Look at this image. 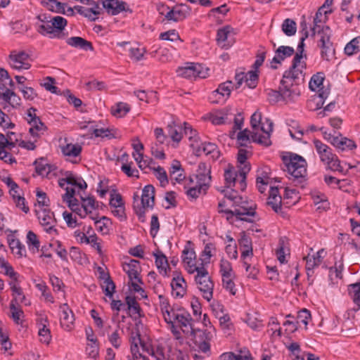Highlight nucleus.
<instances>
[{
  "label": "nucleus",
  "mask_w": 360,
  "mask_h": 360,
  "mask_svg": "<svg viewBox=\"0 0 360 360\" xmlns=\"http://www.w3.org/2000/svg\"><path fill=\"white\" fill-rule=\"evenodd\" d=\"M281 202V196L279 194L278 187L271 186L267 205H269L275 212L279 213L282 210Z\"/></svg>",
  "instance_id": "nucleus-27"
},
{
  "label": "nucleus",
  "mask_w": 360,
  "mask_h": 360,
  "mask_svg": "<svg viewBox=\"0 0 360 360\" xmlns=\"http://www.w3.org/2000/svg\"><path fill=\"white\" fill-rule=\"evenodd\" d=\"M241 174V169L238 168V170L236 168L229 165L224 170V181L225 185L228 188L236 187L237 189L240 190L241 191H245L246 188V179H244V188L241 186V181L240 178V174Z\"/></svg>",
  "instance_id": "nucleus-11"
},
{
  "label": "nucleus",
  "mask_w": 360,
  "mask_h": 360,
  "mask_svg": "<svg viewBox=\"0 0 360 360\" xmlns=\"http://www.w3.org/2000/svg\"><path fill=\"white\" fill-rule=\"evenodd\" d=\"M324 80V74L323 72H317L314 75L309 83V89L313 91H319V97L321 98L322 101H324L328 95V92L326 90H323L321 89V86L323 85V82ZM323 101H322V104Z\"/></svg>",
  "instance_id": "nucleus-19"
},
{
  "label": "nucleus",
  "mask_w": 360,
  "mask_h": 360,
  "mask_svg": "<svg viewBox=\"0 0 360 360\" xmlns=\"http://www.w3.org/2000/svg\"><path fill=\"white\" fill-rule=\"evenodd\" d=\"M67 44L72 47L79 48L84 51H93L91 42L80 37H71L67 39Z\"/></svg>",
  "instance_id": "nucleus-32"
},
{
  "label": "nucleus",
  "mask_w": 360,
  "mask_h": 360,
  "mask_svg": "<svg viewBox=\"0 0 360 360\" xmlns=\"http://www.w3.org/2000/svg\"><path fill=\"white\" fill-rule=\"evenodd\" d=\"M10 248L12 252L19 257L26 255V249L24 245L18 239H12L9 242Z\"/></svg>",
  "instance_id": "nucleus-46"
},
{
  "label": "nucleus",
  "mask_w": 360,
  "mask_h": 360,
  "mask_svg": "<svg viewBox=\"0 0 360 360\" xmlns=\"http://www.w3.org/2000/svg\"><path fill=\"white\" fill-rule=\"evenodd\" d=\"M36 172L41 176H46L49 178L51 174V165L44 163L43 160L34 162Z\"/></svg>",
  "instance_id": "nucleus-49"
},
{
  "label": "nucleus",
  "mask_w": 360,
  "mask_h": 360,
  "mask_svg": "<svg viewBox=\"0 0 360 360\" xmlns=\"http://www.w3.org/2000/svg\"><path fill=\"white\" fill-rule=\"evenodd\" d=\"M184 15L180 10L172 9L167 13L165 18L169 21L178 22L183 20Z\"/></svg>",
  "instance_id": "nucleus-61"
},
{
  "label": "nucleus",
  "mask_w": 360,
  "mask_h": 360,
  "mask_svg": "<svg viewBox=\"0 0 360 360\" xmlns=\"http://www.w3.org/2000/svg\"><path fill=\"white\" fill-rule=\"evenodd\" d=\"M82 204L79 205V201L75 204L70 205V209L78 214L81 218H84L87 215L91 216L98 215L96 213H94V211L97 210L98 204L96 203L94 197L81 198Z\"/></svg>",
  "instance_id": "nucleus-8"
},
{
  "label": "nucleus",
  "mask_w": 360,
  "mask_h": 360,
  "mask_svg": "<svg viewBox=\"0 0 360 360\" xmlns=\"http://www.w3.org/2000/svg\"><path fill=\"white\" fill-rule=\"evenodd\" d=\"M39 335L40 341L46 345L49 344L51 340L50 330L47 328L46 324H41L39 328Z\"/></svg>",
  "instance_id": "nucleus-58"
},
{
  "label": "nucleus",
  "mask_w": 360,
  "mask_h": 360,
  "mask_svg": "<svg viewBox=\"0 0 360 360\" xmlns=\"http://www.w3.org/2000/svg\"><path fill=\"white\" fill-rule=\"evenodd\" d=\"M101 274H103V278L104 279L101 285L102 289L104 290L105 295L111 298L113 296L115 289V285L108 274H105L101 267L98 268Z\"/></svg>",
  "instance_id": "nucleus-34"
},
{
  "label": "nucleus",
  "mask_w": 360,
  "mask_h": 360,
  "mask_svg": "<svg viewBox=\"0 0 360 360\" xmlns=\"http://www.w3.org/2000/svg\"><path fill=\"white\" fill-rule=\"evenodd\" d=\"M47 131V127L45 124H39L37 127H30L29 134L32 137V139H35V141H37L42 135L45 134Z\"/></svg>",
  "instance_id": "nucleus-54"
},
{
  "label": "nucleus",
  "mask_w": 360,
  "mask_h": 360,
  "mask_svg": "<svg viewBox=\"0 0 360 360\" xmlns=\"http://www.w3.org/2000/svg\"><path fill=\"white\" fill-rule=\"evenodd\" d=\"M171 287L172 294L175 297H182L186 294V283L185 279L181 276L177 275L172 278Z\"/></svg>",
  "instance_id": "nucleus-29"
},
{
  "label": "nucleus",
  "mask_w": 360,
  "mask_h": 360,
  "mask_svg": "<svg viewBox=\"0 0 360 360\" xmlns=\"http://www.w3.org/2000/svg\"><path fill=\"white\" fill-rule=\"evenodd\" d=\"M176 72L179 76L186 79L205 78L208 75L207 69H205L202 65L192 63H188L184 66L179 67Z\"/></svg>",
  "instance_id": "nucleus-9"
},
{
  "label": "nucleus",
  "mask_w": 360,
  "mask_h": 360,
  "mask_svg": "<svg viewBox=\"0 0 360 360\" xmlns=\"http://www.w3.org/2000/svg\"><path fill=\"white\" fill-rule=\"evenodd\" d=\"M82 240H84L86 243L91 244L92 247L96 249L98 253L100 255L103 254L101 245L98 242V238L96 234L94 233L87 236L86 234L83 233Z\"/></svg>",
  "instance_id": "nucleus-50"
},
{
  "label": "nucleus",
  "mask_w": 360,
  "mask_h": 360,
  "mask_svg": "<svg viewBox=\"0 0 360 360\" xmlns=\"http://www.w3.org/2000/svg\"><path fill=\"white\" fill-rule=\"evenodd\" d=\"M245 75L246 77H245L246 85L250 89L255 88L258 81L257 70H250L246 74L245 73Z\"/></svg>",
  "instance_id": "nucleus-53"
},
{
  "label": "nucleus",
  "mask_w": 360,
  "mask_h": 360,
  "mask_svg": "<svg viewBox=\"0 0 360 360\" xmlns=\"http://www.w3.org/2000/svg\"><path fill=\"white\" fill-rule=\"evenodd\" d=\"M93 134L96 137L107 138L108 139L114 138V134L112 133V130L109 128H94Z\"/></svg>",
  "instance_id": "nucleus-62"
},
{
  "label": "nucleus",
  "mask_w": 360,
  "mask_h": 360,
  "mask_svg": "<svg viewBox=\"0 0 360 360\" xmlns=\"http://www.w3.org/2000/svg\"><path fill=\"white\" fill-rule=\"evenodd\" d=\"M349 294L356 306L355 311L360 309V283L351 284L348 286Z\"/></svg>",
  "instance_id": "nucleus-40"
},
{
  "label": "nucleus",
  "mask_w": 360,
  "mask_h": 360,
  "mask_svg": "<svg viewBox=\"0 0 360 360\" xmlns=\"http://www.w3.org/2000/svg\"><path fill=\"white\" fill-rule=\"evenodd\" d=\"M311 318V314L307 309L300 310L297 316V323H303L305 326H307L309 319Z\"/></svg>",
  "instance_id": "nucleus-64"
},
{
  "label": "nucleus",
  "mask_w": 360,
  "mask_h": 360,
  "mask_svg": "<svg viewBox=\"0 0 360 360\" xmlns=\"http://www.w3.org/2000/svg\"><path fill=\"white\" fill-rule=\"evenodd\" d=\"M9 193L13 198L16 206L21 209L25 213H27L30 209L25 205V198L20 194L18 184L16 183H12V185L9 186Z\"/></svg>",
  "instance_id": "nucleus-28"
},
{
  "label": "nucleus",
  "mask_w": 360,
  "mask_h": 360,
  "mask_svg": "<svg viewBox=\"0 0 360 360\" xmlns=\"http://www.w3.org/2000/svg\"><path fill=\"white\" fill-rule=\"evenodd\" d=\"M225 213L230 214L231 217L236 216L238 219L241 221H245L248 222H252V220L248 218V217H253L255 214V210L252 207L247 208L243 206L240 207L239 208H236L234 210H219V213Z\"/></svg>",
  "instance_id": "nucleus-21"
},
{
  "label": "nucleus",
  "mask_w": 360,
  "mask_h": 360,
  "mask_svg": "<svg viewBox=\"0 0 360 360\" xmlns=\"http://www.w3.org/2000/svg\"><path fill=\"white\" fill-rule=\"evenodd\" d=\"M165 321L169 325H171L172 331L174 335H177L179 332L175 328L174 322L176 321V316L177 311H175L173 309H167L162 311Z\"/></svg>",
  "instance_id": "nucleus-38"
},
{
  "label": "nucleus",
  "mask_w": 360,
  "mask_h": 360,
  "mask_svg": "<svg viewBox=\"0 0 360 360\" xmlns=\"http://www.w3.org/2000/svg\"><path fill=\"white\" fill-rule=\"evenodd\" d=\"M250 124L252 141L266 147L271 146L270 134L273 131V122L269 119L262 122L261 113L256 111L251 116Z\"/></svg>",
  "instance_id": "nucleus-2"
},
{
  "label": "nucleus",
  "mask_w": 360,
  "mask_h": 360,
  "mask_svg": "<svg viewBox=\"0 0 360 360\" xmlns=\"http://www.w3.org/2000/svg\"><path fill=\"white\" fill-rule=\"evenodd\" d=\"M233 88V84L232 81L228 80L225 82L220 84L218 88L212 92V96L215 97L217 95H220L222 97H226L227 98L229 97Z\"/></svg>",
  "instance_id": "nucleus-35"
},
{
  "label": "nucleus",
  "mask_w": 360,
  "mask_h": 360,
  "mask_svg": "<svg viewBox=\"0 0 360 360\" xmlns=\"http://www.w3.org/2000/svg\"><path fill=\"white\" fill-rule=\"evenodd\" d=\"M130 110V106L126 103L120 102L111 108V113L117 117L125 116Z\"/></svg>",
  "instance_id": "nucleus-44"
},
{
  "label": "nucleus",
  "mask_w": 360,
  "mask_h": 360,
  "mask_svg": "<svg viewBox=\"0 0 360 360\" xmlns=\"http://www.w3.org/2000/svg\"><path fill=\"white\" fill-rule=\"evenodd\" d=\"M154 256L155 257V264L159 269V272L163 275H166L168 268L167 257L161 252L154 253Z\"/></svg>",
  "instance_id": "nucleus-47"
},
{
  "label": "nucleus",
  "mask_w": 360,
  "mask_h": 360,
  "mask_svg": "<svg viewBox=\"0 0 360 360\" xmlns=\"http://www.w3.org/2000/svg\"><path fill=\"white\" fill-rule=\"evenodd\" d=\"M98 218V215L91 216V219L95 221L96 229L103 235L108 234L111 225L110 219L106 217H102L99 219Z\"/></svg>",
  "instance_id": "nucleus-33"
},
{
  "label": "nucleus",
  "mask_w": 360,
  "mask_h": 360,
  "mask_svg": "<svg viewBox=\"0 0 360 360\" xmlns=\"http://www.w3.org/2000/svg\"><path fill=\"white\" fill-rule=\"evenodd\" d=\"M301 27L302 28V37L300 39V41L298 44V46H297V52L296 53V54L295 55L294 58H293V60H292V62H294L295 58L297 56H299V59H300V63H299V65L297 66V68L300 69L302 68V70L304 71V70L306 68V63L304 61H301L302 58V53L304 51V40L308 37L309 36V32L307 31V24L305 22H301ZM293 63H292V64Z\"/></svg>",
  "instance_id": "nucleus-26"
},
{
  "label": "nucleus",
  "mask_w": 360,
  "mask_h": 360,
  "mask_svg": "<svg viewBox=\"0 0 360 360\" xmlns=\"http://www.w3.org/2000/svg\"><path fill=\"white\" fill-rule=\"evenodd\" d=\"M182 262L185 269L190 274H193L200 269L201 264H196V254L193 248H191V242L188 241L182 251Z\"/></svg>",
  "instance_id": "nucleus-10"
},
{
  "label": "nucleus",
  "mask_w": 360,
  "mask_h": 360,
  "mask_svg": "<svg viewBox=\"0 0 360 360\" xmlns=\"http://www.w3.org/2000/svg\"><path fill=\"white\" fill-rule=\"evenodd\" d=\"M207 188L200 186L198 184L195 186H191L187 189L186 193L190 199H196L201 194L202 191H205Z\"/></svg>",
  "instance_id": "nucleus-59"
},
{
  "label": "nucleus",
  "mask_w": 360,
  "mask_h": 360,
  "mask_svg": "<svg viewBox=\"0 0 360 360\" xmlns=\"http://www.w3.org/2000/svg\"><path fill=\"white\" fill-rule=\"evenodd\" d=\"M282 30L287 36H292L297 30L296 23L294 20L287 18L282 24Z\"/></svg>",
  "instance_id": "nucleus-51"
},
{
  "label": "nucleus",
  "mask_w": 360,
  "mask_h": 360,
  "mask_svg": "<svg viewBox=\"0 0 360 360\" xmlns=\"http://www.w3.org/2000/svg\"><path fill=\"white\" fill-rule=\"evenodd\" d=\"M189 335L192 336L193 344L198 348V352L210 355V342L213 338V333L212 330L195 329L193 333Z\"/></svg>",
  "instance_id": "nucleus-7"
},
{
  "label": "nucleus",
  "mask_w": 360,
  "mask_h": 360,
  "mask_svg": "<svg viewBox=\"0 0 360 360\" xmlns=\"http://www.w3.org/2000/svg\"><path fill=\"white\" fill-rule=\"evenodd\" d=\"M176 322L178 324V326L181 328L182 332L186 335H189L191 333H193L195 330L193 328V319L191 317V315L184 310H179L176 316Z\"/></svg>",
  "instance_id": "nucleus-14"
},
{
  "label": "nucleus",
  "mask_w": 360,
  "mask_h": 360,
  "mask_svg": "<svg viewBox=\"0 0 360 360\" xmlns=\"http://www.w3.org/2000/svg\"><path fill=\"white\" fill-rule=\"evenodd\" d=\"M62 153L68 157H77L81 154L82 146L78 144L67 143L65 146H60Z\"/></svg>",
  "instance_id": "nucleus-36"
},
{
  "label": "nucleus",
  "mask_w": 360,
  "mask_h": 360,
  "mask_svg": "<svg viewBox=\"0 0 360 360\" xmlns=\"http://www.w3.org/2000/svg\"><path fill=\"white\" fill-rule=\"evenodd\" d=\"M150 354L153 356L156 360H165V347L160 344L153 345L151 348V352Z\"/></svg>",
  "instance_id": "nucleus-57"
},
{
  "label": "nucleus",
  "mask_w": 360,
  "mask_h": 360,
  "mask_svg": "<svg viewBox=\"0 0 360 360\" xmlns=\"http://www.w3.org/2000/svg\"><path fill=\"white\" fill-rule=\"evenodd\" d=\"M103 7L106 10L108 14L116 15L122 11L129 10L127 4L125 1L120 0H100Z\"/></svg>",
  "instance_id": "nucleus-17"
},
{
  "label": "nucleus",
  "mask_w": 360,
  "mask_h": 360,
  "mask_svg": "<svg viewBox=\"0 0 360 360\" xmlns=\"http://www.w3.org/2000/svg\"><path fill=\"white\" fill-rule=\"evenodd\" d=\"M231 115H233L231 109L225 108L221 110L211 113L210 120L213 124L216 125L227 124L231 122Z\"/></svg>",
  "instance_id": "nucleus-23"
},
{
  "label": "nucleus",
  "mask_w": 360,
  "mask_h": 360,
  "mask_svg": "<svg viewBox=\"0 0 360 360\" xmlns=\"http://www.w3.org/2000/svg\"><path fill=\"white\" fill-rule=\"evenodd\" d=\"M65 193L63 195L62 198L63 200L68 203V207H70V205L75 204L78 201L77 199L75 198V191L73 188L67 186L65 188Z\"/></svg>",
  "instance_id": "nucleus-55"
},
{
  "label": "nucleus",
  "mask_w": 360,
  "mask_h": 360,
  "mask_svg": "<svg viewBox=\"0 0 360 360\" xmlns=\"http://www.w3.org/2000/svg\"><path fill=\"white\" fill-rule=\"evenodd\" d=\"M124 271L127 273L130 281H137L141 284L143 283L140 276L141 266L138 260L130 259L128 263H124L123 266Z\"/></svg>",
  "instance_id": "nucleus-22"
},
{
  "label": "nucleus",
  "mask_w": 360,
  "mask_h": 360,
  "mask_svg": "<svg viewBox=\"0 0 360 360\" xmlns=\"http://www.w3.org/2000/svg\"><path fill=\"white\" fill-rule=\"evenodd\" d=\"M37 217L40 224L46 233L51 235L57 234V230L54 228L56 221L52 212L46 208H42L37 212Z\"/></svg>",
  "instance_id": "nucleus-12"
},
{
  "label": "nucleus",
  "mask_w": 360,
  "mask_h": 360,
  "mask_svg": "<svg viewBox=\"0 0 360 360\" xmlns=\"http://www.w3.org/2000/svg\"><path fill=\"white\" fill-rule=\"evenodd\" d=\"M9 309L11 311V318L16 324L22 322V318L24 317V312L18 304H15V301H11Z\"/></svg>",
  "instance_id": "nucleus-37"
},
{
  "label": "nucleus",
  "mask_w": 360,
  "mask_h": 360,
  "mask_svg": "<svg viewBox=\"0 0 360 360\" xmlns=\"http://www.w3.org/2000/svg\"><path fill=\"white\" fill-rule=\"evenodd\" d=\"M27 243L30 251L34 253L39 252L40 242L37 236L32 231H29L27 233Z\"/></svg>",
  "instance_id": "nucleus-43"
},
{
  "label": "nucleus",
  "mask_w": 360,
  "mask_h": 360,
  "mask_svg": "<svg viewBox=\"0 0 360 360\" xmlns=\"http://www.w3.org/2000/svg\"><path fill=\"white\" fill-rule=\"evenodd\" d=\"M248 150L245 149H240L238 153L237 162L238 168L241 169V174H240V179L241 181V186L244 188V179H246L247 174L251 169L250 164L247 162L248 160Z\"/></svg>",
  "instance_id": "nucleus-18"
},
{
  "label": "nucleus",
  "mask_w": 360,
  "mask_h": 360,
  "mask_svg": "<svg viewBox=\"0 0 360 360\" xmlns=\"http://www.w3.org/2000/svg\"><path fill=\"white\" fill-rule=\"evenodd\" d=\"M0 101L4 103L3 108H6L7 105L13 108H17L21 105V98L13 90L6 87L4 84L0 85Z\"/></svg>",
  "instance_id": "nucleus-13"
},
{
  "label": "nucleus",
  "mask_w": 360,
  "mask_h": 360,
  "mask_svg": "<svg viewBox=\"0 0 360 360\" xmlns=\"http://www.w3.org/2000/svg\"><path fill=\"white\" fill-rule=\"evenodd\" d=\"M9 285L13 296L11 301H15V304H19V302L23 303L26 306L31 304L30 301L26 298L22 289L17 284V282H10Z\"/></svg>",
  "instance_id": "nucleus-30"
},
{
  "label": "nucleus",
  "mask_w": 360,
  "mask_h": 360,
  "mask_svg": "<svg viewBox=\"0 0 360 360\" xmlns=\"http://www.w3.org/2000/svg\"><path fill=\"white\" fill-rule=\"evenodd\" d=\"M329 139H330V143L342 151L353 150L356 148V145L353 140L342 136V134H338L337 137H330Z\"/></svg>",
  "instance_id": "nucleus-25"
},
{
  "label": "nucleus",
  "mask_w": 360,
  "mask_h": 360,
  "mask_svg": "<svg viewBox=\"0 0 360 360\" xmlns=\"http://www.w3.org/2000/svg\"><path fill=\"white\" fill-rule=\"evenodd\" d=\"M198 151H202L206 155H211L214 159L218 158L219 154L217 146L210 142L202 143L198 148Z\"/></svg>",
  "instance_id": "nucleus-39"
},
{
  "label": "nucleus",
  "mask_w": 360,
  "mask_h": 360,
  "mask_svg": "<svg viewBox=\"0 0 360 360\" xmlns=\"http://www.w3.org/2000/svg\"><path fill=\"white\" fill-rule=\"evenodd\" d=\"M295 50L291 46H281L275 51V56L271 62V67L277 69L276 64H281L286 58L293 55Z\"/></svg>",
  "instance_id": "nucleus-20"
},
{
  "label": "nucleus",
  "mask_w": 360,
  "mask_h": 360,
  "mask_svg": "<svg viewBox=\"0 0 360 360\" xmlns=\"http://www.w3.org/2000/svg\"><path fill=\"white\" fill-rule=\"evenodd\" d=\"M194 281L203 298L210 302L213 297L214 284L205 266L196 271Z\"/></svg>",
  "instance_id": "nucleus-5"
},
{
  "label": "nucleus",
  "mask_w": 360,
  "mask_h": 360,
  "mask_svg": "<svg viewBox=\"0 0 360 360\" xmlns=\"http://www.w3.org/2000/svg\"><path fill=\"white\" fill-rule=\"evenodd\" d=\"M230 32L231 27L229 26H225L218 30L217 34V40L219 45H221L222 47L226 49H228L229 47V45H227L226 44V41L227 40Z\"/></svg>",
  "instance_id": "nucleus-48"
},
{
  "label": "nucleus",
  "mask_w": 360,
  "mask_h": 360,
  "mask_svg": "<svg viewBox=\"0 0 360 360\" xmlns=\"http://www.w3.org/2000/svg\"><path fill=\"white\" fill-rule=\"evenodd\" d=\"M299 58L297 56L290 69L284 72L278 86L283 101L286 103L295 102L300 95L299 85L304 81V74L302 68H296L300 63Z\"/></svg>",
  "instance_id": "nucleus-1"
},
{
  "label": "nucleus",
  "mask_w": 360,
  "mask_h": 360,
  "mask_svg": "<svg viewBox=\"0 0 360 360\" xmlns=\"http://www.w3.org/2000/svg\"><path fill=\"white\" fill-rule=\"evenodd\" d=\"M313 143L321 161L327 165V168L332 171L342 172L340 160L332 153V149L328 146L319 139H314Z\"/></svg>",
  "instance_id": "nucleus-4"
},
{
  "label": "nucleus",
  "mask_w": 360,
  "mask_h": 360,
  "mask_svg": "<svg viewBox=\"0 0 360 360\" xmlns=\"http://www.w3.org/2000/svg\"><path fill=\"white\" fill-rule=\"evenodd\" d=\"M283 162L284 167L283 169L287 171L295 185L302 184L305 181L307 174V162L301 156L297 154H291L289 157L283 156Z\"/></svg>",
  "instance_id": "nucleus-3"
},
{
  "label": "nucleus",
  "mask_w": 360,
  "mask_h": 360,
  "mask_svg": "<svg viewBox=\"0 0 360 360\" xmlns=\"http://www.w3.org/2000/svg\"><path fill=\"white\" fill-rule=\"evenodd\" d=\"M60 309L61 311L60 325L65 330H70L74 324V314L67 304H61Z\"/></svg>",
  "instance_id": "nucleus-24"
},
{
  "label": "nucleus",
  "mask_w": 360,
  "mask_h": 360,
  "mask_svg": "<svg viewBox=\"0 0 360 360\" xmlns=\"http://www.w3.org/2000/svg\"><path fill=\"white\" fill-rule=\"evenodd\" d=\"M216 248L212 243H207L203 251L201 253V266H204L210 262V258L213 256L212 252H215Z\"/></svg>",
  "instance_id": "nucleus-42"
},
{
  "label": "nucleus",
  "mask_w": 360,
  "mask_h": 360,
  "mask_svg": "<svg viewBox=\"0 0 360 360\" xmlns=\"http://www.w3.org/2000/svg\"><path fill=\"white\" fill-rule=\"evenodd\" d=\"M231 264L226 259H221L220 261V273L222 277H231L232 275Z\"/></svg>",
  "instance_id": "nucleus-60"
},
{
  "label": "nucleus",
  "mask_w": 360,
  "mask_h": 360,
  "mask_svg": "<svg viewBox=\"0 0 360 360\" xmlns=\"http://www.w3.org/2000/svg\"><path fill=\"white\" fill-rule=\"evenodd\" d=\"M119 328L120 326L117 325V328L110 335H108V340L115 349H119L122 344V339L119 333Z\"/></svg>",
  "instance_id": "nucleus-56"
},
{
  "label": "nucleus",
  "mask_w": 360,
  "mask_h": 360,
  "mask_svg": "<svg viewBox=\"0 0 360 360\" xmlns=\"http://www.w3.org/2000/svg\"><path fill=\"white\" fill-rule=\"evenodd\" d=\"M324 252V249H321L316 253L313 255L308 254L304 257V259L306 261L305 269L308 280L314 275V269L322 263L323 259V254Z\"/></svg>",
  "instance_id": "nucleus-15"
},
{
  "label": "nucleus",
  "mask_w": 360,
  "mask_h": 360,
  "mask_svg": "<svg viewBox=\"0 0 360 360\" xmlns=\"http://www.w3.org/2000/svg\"><path fill=\"white\" fill-rule=\"evenodd\" d=\"M321 49V56L324 60H329L330 57H333L335 53V49L333 48V43H328V44H324L322 46H318Z\"/></svg>",
  "instance_id": "nucleus-52"
},
{
  "label": "nucleus",
  "mask_w": 360,
  "mask_h": 360,
  "mask_svg": "<svg viewBox=\"0 0 360 360\" xmlns=\"http://www.w3.org/2000/svg\"><path fill=\"white\" fill-rule=\"evenodd\" d=\"M195 178L197 181L196 184L200 186L207 188V186L211 181L210 174L197 173Z\"/></svg>",
  "instance_id": "nucleus-63"
},
{
  "label": "nucleus",
  "mask_w": 360,
  "mask_h": 360,
  "mask_svg": "<svg viewBox=\"0 0 360 360\" xmlns=\"http://www.w3.org/2000/svg\"><path fill=\"white\" fill-rule=\"evenodd\" d=\"M29 55L25 52L18 53H11L9 56V63L11 66L16 70H28L31 65L28 62Z\"/></svg>",
  "instance_id": "nucleus-16"
},
{
  "label": "nucleus",
  "mask_w": 360,
  "mask_h": 360,
  "mask_svg": "<svg viewBox=\"0 0 360 360\" xmlns=\"http://www.w3.org/2000/svg\"><path fill=\"white\" fill-rule=\"evenodd\" d=\"M67 20L62 16H54L49 23L38 25L37 31L44 36H49L50 38H60L61 32L67 25Z\"/></svg>",
  "instance_id": "nucleus-6"
},
{
  "label": "nucleus",
  "mask_w": 360,
  "mask_h": 360,
  "mask_svg": "<svg viewBox=\"0 0 360 360\" xmlns=\"http://www.w3.org/2000/svg\"><path fill=\"white\" fill-rule=\"evenodd\" d=\"M360 52V37L352 39L345 47V53L347 56H352Z\"/></svg>",
  "instance_id": "nucleus-45"
},
{
  "label": "nucleus",
  "mask_w": 360,
  "mask_h": 360,
  "mask_svg": "<svg viewBox=\"0 0 360 360\" xmlns=\"http://www.w3.org/2000/svg\"><path fill=\"white\" fill-rule=\"evenodd\" d=\"M316 34L320 36L318 41V46L328 44L330 43L331 30L328 26H323L321 28L317 29Z\"/></svg>",
  "instance_id": "nucleus-41"
},
{
  "label": "nucleus",
  "mask_w": 360,
  "mask_h": 360,
  "mask_svg": "<svg viewBox=\"0 0 360 360\" xmlns=\"http://www.w3.org/2000/svg\"><path fill=\"white\" fill-rule=\"evenodd\" d=\"M155 188L152 185L146 186L142 191L141 204L144 207L153 208L154 206Z\"/></svg>",
  "instance_id": "nucleus-31"
}]
</instances>
